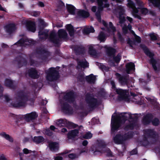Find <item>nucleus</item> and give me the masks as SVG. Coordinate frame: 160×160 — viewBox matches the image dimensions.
I'll list each match as a JSON object with an SVG mask.
<instances>
[{
    "label": "nucleus",
    "mask_w": 160,
    "mask_h": 160,
    "mask_svg": "<svg viewBox=\"0 0 160 160\" xmlns=\"http://www.w3.org/2000/svg\"><path fill=\"white\" fill-rule=\"evenodd\" d=\"M88 53L91 55H96L97 54L96 50L92 46H90L88 48Z\"/></svg>",
    "instance_id": "obj_44"
},
{
    "label": "nucleus",
    "mask_w": 160,
    "mask_h": 160,
    "mask_svg": "<svg viewBox=\"0 0 160 160\" xmlns=\"http://www.w3.org/2000/svg\"><path fill=\"white\" fill-rule=\"evenodd\" d=\"M88 67L89 63L87 61H79L78 62V65L76 68L77 69L82 68L84 69Z\"/></svg>",
    "instance_id": "obj_25"
},
{
    "label": "nucleus",
    "mask_w": 160,
    "mask_h": 160,
    "mask_svg": "<svg viewBox=\"0 0 160 160\" xmlns=\"http://www.w3.org/2000/svg\"><path fill=\"white\" fill-rule=\"evenodd\" d=\"M127 2H128V6L132 9V13L133 15L138 14L139 8L136 7L135 4L131 0H127Z\"/></svg>",
    "instance_id": "obj_20"
},
{
    "label": "nucleus",
    "mask_w": 160,
    "mask_h": 160,
    "mask_svg": "<svg viewBox=\"0 0 160 160\" xmlns=\"http://www.w3.org/2000/svg\"><path fill=\"white\" fill-rule=\"evenodd\" d=\"M106 35L103 32H101L98 36V39L100 42H104L106 40Z\"/></svg>",
    "instance_id": "obj_39"
},
{
    "label": "nucleus",
    "mask_w": 160,
    "mask_h": 160,
    "mask_svg": "<svg viewBox=\"0 0 160 160\" xmlns=\"http://www.w3.org/2000/svg\"><path fill=\"white\" fill-rule=\"evenodd\" d=\"M107 31L108 32H110L112 31L113 32H115L116 31V28L113 26L112 23L111 22H109V28L108 27L107 28Z\"/></svg>",
    "instance_id": "obj_42"
},
{
    "label": "nucleus",
    "mask_w": 160,
    "mask_h": 160,
    "mask_svg": "<svg viewBox=\"0 0 160 160\" xmlns=\"http://www.w3.org/2000/svg\"><path fill=\"white\" fill-rule=\"evenodd\" d=\"M26 26L28 31L34 32L36 30V25L34 22L29 21L27 22Z\"/></svg>",
    "instance_id": "obj_23"
},
{
    "label": "nucleus",
    "mask_w": 160,
    "mask_h": 160,
    "mask_svg": "<svg viewBox=\"0 0 160 160\" xmlns=\"http://www.w3.org/2000/svg\"><path fill=\"white\" fill-rule=\"evenodd\" d=\"M95 30L93 27L91 26L90 28H84L83 30V32L84 34H88L91 32H94Z\"/></svg>",
    "instance_id": "obj_37"
},
{
    "label": "nucleus",
    "mask_w": 160,
    "mask_h": 160,
    "mask_svg": "<svg viewBox=\"0 0 160 160\" xmlns=\"http://www.w3.org/2000/svg\"><path fill=\"white\" fill-rule=\"evenodd\" d=\"M73 50L76 55L84 54L85 52V48L82 46L74 45Z\"/></svg>",
    "instance_id": "obj_18"
},
{
    "label": "nucleus",
    "mask_w": 160,
    "mask_h": 160,
    "mask_svg": "<svg viewBox=\"0 0 160 160\" xmlns=\"http://www.w3.org/2000/svg\"><path fill=\"white\" fill-rule=\"evenodd\" d=\"M66 8L68 12L72 14L75 13L76 8L71 4H66Z\"/></svg>",
    "instance_id": "obj_34"
},
{
    "label": "nucleus",
    "mask_w": 160,
    "mask_h": 160,
    "mask_svg": "<svg viewBox=\"0 0 160 160\" xmlns=\"http://www.w3.org/2000/svg\"><path fill=\"white\" fill-rule=\"evenodd\" d=\"M126 69L123 70H135V65L132 62H129L127 63L126 65Z\"/></svg>",
    "instance_id": "obj_36"
},
{
    "label": "nucleus",
    "mask_w": 160,
    "mask_h": 160,
    "mask_svg": "<svg viewBox=\"0 0 160 160\" xmlns=\"http://www.w3.org/2000/svg\"><path fill=\"white\" fill-rule=\"evenodd\" d=\"M149 36L152 41H155L157 39V36L154 33H150L149 34Z\"/></svg>",
    "instance_id": "obj_54"
},
{
    "label": "nucleus",
    "mask_w": 160,
    "mask_h": 160,
    "mask_svg": "<svg viewBox=\"0 0 160 160\" xmlns=\"http://www.w3.org/2000/svg\"><path fill=\"white\" fill-rule=\"evenodd\" d=\"M46 78L49 82H54L58 80L60 75L58 71H47Z\"/></svg>",
    "instance_id": "obj_10"
},
{
    "label": "nucleus",
    "mask_w": 160,
    "mask_h": 160,
    "mask_svg": "<svg viewBox=\"0 0 160 160\" xmlns=\"http://www.w3.org/2000/svg\"><path fill=\"white\" fill-rule=\"evenodd\" d=\"M136 3L138 6V8H141L142 7H144V4L143 2L141 0H135Z\"/></svg>",
    "instance_id": "obj_47"
},
{
    "label": "nucleus",
    "mask_w": 160,
    "mask_h": 160,
    "mask_svg": "<svg viewBox=\"0 0 160 160\" xmlns=\"http://www.w3.org/2000/svg\"><path fill=\"white\" fill-rule=\"evenodd\" d=\"M98 66L99 68L101 70H109V69L108 67H106L102 63H98Z\"/></svg>",
    "instance_id": "obj_46"
},
{
    "label": "nucleus",
    "mask_w": 160,
    "mask_h": 160,
    "mask_svg": "<svg viewBox=\"0 0 160 160\" xmlns=\"http://www.w3.org/2000/svg\"><path fill=\"white\" fill-rule=\"evenodd\" d=\"M128 123H127L124 128V129L125 130H128L132 129L134 127L135 124L133 122L128 121Z\"/></svg>",
    "instance_id": "obj_35"
},
{
    "label": "nucleus",
    "mask_w": 160,
    "mask_h": 160,
    "mask_svg": "<svg viewBox=\"0 0 160 160\" xmlns=\"http://www.w3.org/2000/svg\"><path fill=\"white\" fill-rule=\"evenodd\" d=\"M23 118L21 117L18 118L16 121V124L18 126H19L23 123Z\"/></svg>",
    "instance_id": "obj_57"
},
{
    "label": "nucleus",
    "mask_w": 160,
    "mask_h": 160,
    "mask_svg": "<svg viewBox=\"0 0 160 160\" xmlns=\"http://www.w3.org/2000/svg\"><path fill=\"white\" fill-rule=\"evenodd\" d=\"M48 32V30H43V29L42 28V27H40L38 32V35L40 39L42 40L47 39L49 36Z\"/></svg>",
    "instance_id": "obj_17"
},
{
    "label": "nucleus",
    "mask_w": 160,
    "mask_h": 160,
    "mask_svg": "<svg viewBox=\"0 0 160 160\" xmlns=\"http://www.w3.org/2000/svg\"><path fill=\"white\" fill-rule=\"evenodd\" d=\"M66 29L68 32L69 34L71 37L74 36L75 29L70 24H67L66 26Z\"/></svg>",
    "instance_id": "obj_28"
},
{
    "label": "nucleus",
    "mask_w": 160,
    "mask_h": 160,
    "mask_svg": "<svg viewBox=\"0 0 160 160\" xmlns=\"http://www.w3.org/2000/svg\"><path fill=\"white\" fill-rule=\"evenodd\" d=\"M86 79L87 81L90 83H94L95 81V77L92 74L86 76Z\"/></svg>",
    "instance_id": "obj_38"
},
{
    "label": "nucleus",
    "mask_w": 160,
    "mask_h": 160,
    "mask_svg": "<svg viewBox=\"0 0 160 160\" xmlns=\"http://www.w3.org/2000/svg\"><path fill=\"white\" fill-rule=\"evenodd\" d=\"M130 94L131 96L132 97V102H136L135 100L138 99V98H139L138 96L136 94H135L132 92H131L130 93Z\"/></svg>",
    "instance_id": "obj_51"
},
{
    "label": "nucleus",
    "mask_w": 160,
    "mask_h": 160,
    "mask_svg": "<svg viewBox=\"0 0 160 160\" xmlns=\"http://www.w3.org/2000/svg\"><path fill=\"white\" fill-rule=\"evenodd\" d=\"M28 72L26 74V76L28 75L30 77L33 78H37L39 77L37 71H28Z\"/></svg>",
    "instance_id": "obj_31"
},
{
    "label": "nucleus",
    "mask_w": 160,
    "mask_h": 160,
    "mask_svg": "<svg viewBox=\"0 0 160 160\" xmlns=\"http://www.w3.org/2000/svg\"><path fill=\"white\" fill-rule=\"evenodd\" d=\"M99 95L100 97L104 98L105 96L106 93L105 92L104 90L102 89L100 90L99 92Z\"/></svg>",
    "instance_id": "obj_53"
},
{
    "label": "nucleus",
    "mask_w": 160,
    "mask_h": 160,
    "mask_svg": "<svg viewBox=\"0 0 160 160\" xmlns=\"http://www.w3.org/2000/svg\"><path fill=\"white\" fill-rule=\"evenodd\" d=\"M39 22L40 24L41 25V26L40 27H42V29H44L45 27L47 26V24L43 19H39Z\"/></svg>",
    "instance_id": "obj_50"
},
{
    "label": "nucleus",
    "mask_w": 160,
    "mask_h": 160,
    "mask_svg": "<svg viewBox=\"0 0 160 160\" xmlns=\"http://www.w3.org/2000/svg\"><path fill=\"white\" fill-rule=\"evenodd\" d=\"M68 123L71 126H73L74 128H76L78 126L77 125H74L71 122H68L65 119H59L56 122L57 125L60 127L66 125Z\"/></svg>",
    "instance_id": "obj_24"
},
{
    "label": "nucleus",
    "mask_w": 160,
    "mask_h": 160,
    "mask_svg": "<svg viewBox=\"0 0 160 160\" xmlns=\"http://www.w3.org/2000/svg\"><path fill=\"white\" fill-rule=\"evenodd\" d=\"M33 40L28 39H24L22 38L19 40L17 42L15 43L13 45H17L20 46H29L32 43Z\"/></svg>",
    "instance_id": "obj_14"
},
{
    "label": "nucleus",
    "mask_w": 160,
    "mask_h": 160,
    "mask_svg": "<svg viewBox=\"0 0 160 160\" xmlns=\"http://www.w3.org/2000/svg\"><path fill=\"white\" fill-rule=\"evenodd\" d=\"M45 133L46 134L49 136H51L52 134V132H51L49 129H46L45 131Z\"/></svg>",
    "instance_id": "obj_63"
},
{
    "label": "nucleus",
    "mask_w": 160,
    "mask_h": 160,
    "mask_svg": "<svg viewBox=\"0 0 160 160\" xmlns=\"http://www.w3.org/2000/svg\"><path fill=\"white\" fill-rule=\"evenodd\" d=\"M113 61L116 63H119L121 59V56L118 54L116 56L115 55L114 56H113Z\"/></svg>",
    "instance_id": "obj_45"
},
{
    "label": "nucleus",
    "mask_w": 160,
    "mask_h": 160,
    "mask_svg": "<svg viewBox=\"0 0 160 160\" xmlns=\"http://www.w3.org/2000/svg\"><path fill=\"white\" fill-rule=\"evenodd\" d=\"M0 135L2 137H4L7 140H8L11 142H12L13 141V139L8 134H6L4 132L1 133Z\"/></svg>",
    "instance_id": "obj_41"
},
{
    "label": "nucleus",
    "mask_w": 160,
    "mask_h": 160,
    "mask_svg": "<svg viewBox=\"0 0 160 160\" xmlns=\"http://www.w3.org/2000/svg\"><path fill=\"white\" fill-rule=\"evenodd\" d=\"M78 15L80 17L85 18L88 17L90 14L88 12L84 10H81L78 12Z\"/></svg>",
    "instance_id": "obj_30"
},
{
    "label": "nucleus",
    "mask_w": 160,
    "mask_h": 160,
    "mask_svg": "<svg viewBox=\"0 0 160 160\" xmlns=\"http://www.w3.org/2000/svg\"><path fill=\"white\" fill-rule=\"evenodd\" d=\"M140 10V12L142 14L146 15L148 12V9L143 7H142L141 8H139Z\"/></svg>",
    "instance_id": "obj_48"
},
{
    "label": "nucleus",
    "mask_w": 160,
    "mask_h": 160,
    "mask_svg": "<svg viewBox=\"0 0 160 160\" xmlns=\"http://www.w3.org/2000/svg\"><path fill=\"white\" fill-rule=\"evenodd\" d=\"M33 141L36 144L43 143L44 141V138L42 136H35L32 139Z\"/></svg>",
    "instance_id": "obj_32"
},
{
    "label": "nucleus",
    "mask_w": 160,
    "mask_h": 160,
    "mask_svg": "<svg viewBox=\"0 0 160 160\" xmlns=\"http://www.w3.org/2000/svg\"><path fill=\"white\" fill-rule=\"evenodd\" d=\"M140 47L142 49L145 54L150 58V62L154 69V70H158L157 65L158 64L157 61L154 59V53L151 52L149 48L144 44H141Z\"/></svg>",
    "instance_id": "obj_5"
},
{
    "label": "nucleus",
    "mask_w": 160,
    "mask_h": 160,
    "mask_svg": "<svg viewBox=\"0 0 160 160\" xmlns=\"http://www.w3.org/2000/svg\"><path fill=\"white\" fill-rule=\"evenodd\" d=\"M152 119V115L151 114H147L143 117L142 122L145 125L148 124L151 122Z\"/></svg>",
    "instance_id": "obj_29"
},
{
    "label": "nucleus",
    "mask_w": 160,
    "mask_h": 160,
    "mask_svg": "<svg viewBox=\"0 0 160 160\" xmlns=\"http://www.w3.org/2000/svg\"><path fill=\"white\" fill-rule=\"evenodd\" d=\"M78 78L80 81L82 82L84 79V77L82 74H81L78 76Z\"/></svg>",
    "instance_id": "obj_60"
},
{
    "label": "nucleus",
    "mask_w": 160,
    "mask_h": 160,
    "mask_svg": "<svg viewBox=\"0 0 160 160\" xmlns=\"http://www.w3.org/2000/svg\"><path fill=\"white\" fill-rule=\"evenodd\" d=\"M15 60L17 62L18 67L20 68L22 66L27 65V62L26 59L20 55L16 57L15 58Z\"/></svg>",
    "instance_id": "obj_15"
},
{
    "label": "nucleus",
    "mask_w": 160,
    "mask_h": 160,
    "mask_svg": "<svg viewBox=\"0 0 160 160\" xmlns=\"http://www.w3.org/2000/svg\"><path fill=\"white\" fill-rule=\"evenodd\" d=\"M119 23L121 24H124L126 20L125 17L121 15L119 17Z\"/></svg>",
    "instance_id": "obj_49"
},
{
    "label": "nucleus",
    "mask_w": 160,
    "mask_h": 160,
    "mask_svg": "<svg viewBox=\"0 0 160 160\" xmlns=\"http://www.w3.org/2000/svg\"><path fill=\"white\" fill-rule=\"evenodd\" d=\"M6 32L9 34H11L14 32L16 30V26L13 23L8 24L4 27Z\"/></svg>",
    "instance_id": "obj_22"
},
{
    "label": "nucleus",
    "mask_w": 160,
    "mask_h": 160,
    "mask_svg": "<svg viewBox=\"0 0 160 160\" xmlns=\"http://www.w3.org/2000/svg\"><path fill=\"white\" fill-rule=\"evenodd\" d=\"M128 29L127 26L126 25H125L122 28L123 32L125 34H127L128 32Z\"/></svg>",
    "instance_id": "obj_62"
},
{
    "label": "nucleus",
    "mask_w": 160,
    "mask_h": 160,
    "mask_svg": "<svg viewBox=\"0 0 160 160\" xmlns=\"http://www.w3.org/2000/svg\"><path fill=\"white\" fill-rule=\"evenodd\" d=\"M92 137V134L90 132L86 133L83 136V138L86 139L90 138Z\"/></svg>",
    "instance_id": "obj_55"
},
{
    "label": "nucleus",
    "mask_w": 160,
    "mask_h": 160,
    "mask_svg": "<svg viewBox=\"0 0 160 160\" xmlns=\"http://www.w3.org/2000/svg\"><path fill=\"white\" fill-rule=\"evenodd\" d=\"M63 100L61 101L62 108L63 112L66 113L72 114V108L67 103V102H73L75 100L74 94L72 91L64 93Z\"/></svg>",
    "instance_id": "obj_3"
},
{
    "label": "nucleus",
    "mask_w": 160,
    "mask_h": 160,
    "mask_svg": "<svg viewBox=\"0 0 160 160\" xmlns=\"http://www.w3.org/2000/svg\"><path fill=\"white\" fill-rule=\"evenodd\" d=\"M40 14V12L38 11H34L32 12V15L35 17L38 16Z\"/></svg>",
    "instance_id": "obj_61"
},
{
    "label": "nucleus",
    "mask_w": 160,
    "mask_h": 160,
    "mask_svg": "<svg viewBox=\"0 0 160 160\" xmlns=\"http://www.w3.org/2000/svg\"><path fill=\"white\" fill-rule=\"evenodd\" d=\"M48 147L50 150L52 152H55L58 150L59 148L58 144L56 142H49Z\"/></svg>",
    "instance_id": "obj_26"
},
{
    "label": "nucleus",
    "mask_w": 160,
    "mask_h": 160,
    "mask_svg": "<svg viewBox=\"0 0 160 160\" xmlns=\"http://www.w3.org/2000/svg\"><path fill=\"white\" fill-rule=\"evenodd\" d=\"M30 94L26 90L20 91L16 94L15 97L16 101L12 102L11 104L14 107H19L24 106L28 100L30 101L32 104L35 100L34 98H29Z\"/></svg>",
    "instance_id": "obj_1"
},
{
    "label": "nucleus",
    "mask_w": 160,
    "mask_h": 160,
    "mask_svg": "<svg viewBox=\"0 0 160 160\" xmlns=\"http://www.w3.org/2000/svg\"><path fill=\"white\" fill-rule=\"evenodd\" d=\"M68 157L69 158L73 159L78 158V155L74 153H71L68 155Z\"/></svg>",
    "instance_id": "obj_59"
},
{
    "label": "nucleus",
    "mask_w": 160,
    "mask_h": 160,
    "mask_svg": "<svg viewBox=\"0 0 160 160\" xmlns=\"http://www.w3.org/2000/svg\"><path fill=\"white\" fill-rule=\"evenodd\" d=\"M152 123L153 125L155 126L158 125L159 123V119L157 118H155L152 121Z\"/></svg>",
    "instance_id": "obj_52"
},
{
    "label": "nucleus",
    "mask_w": 160,
    "mask_h": 160,
    "mask_svg": "<svg viewBox=\"0 0 160 160\" xmlns=\"http://www.w3.org/2000/svg\"><path fill=\"white\" fill-rule=\"evenodd\" d=\"M38 115L35 112L26 114L25 116L24 119L28 122H33L38 117Z\"/></svg>",
    "instance_id": "obj_19"
},
{
    "label": "nucleus",
    "mask_w": 160,
    "mask_h": 160,
    "mask_svg": "<svg viewBox=\"0 0 160 160\" xmlns=\"http://www.w3.org/2000/svg\"><path fill=\"white\" fill-rule=\"evenodd\" d=\"M145 137L142 141V144L144 146L148 145L149 144L148 141L149 138H155L157 135L156 132L152 129H146L144 131Z\"/></svg>",
    "instance_id": "obj_8"
},
{
    "label": "nucleus",
    "mask_w": 160,
    "mask_h": 160,
    "mask_svg": "<svg viewBox=\"0 0 160 160\" xmlns=\"http://www.w3.org/2000/svg\"><path fill=\"white\" fill-rule=\"evenodd\" d=\"M85 100L90 108H94L98 104L97 99L92 94L90 93H88L86 94Z\"/></svg>",
    "instance_id": "obj_7"
},
{
    "label": "nucleus",
    "mask_w": 160,
    "mask_h": 160,
    "mask_svg": "<svg viewBox=\"0 0 160 160\" xmlns=\"http://www.w3.org/2000/svg\"><path fill=\"white\" fill-rule=\"evenodd\" d=\"M78 130L74 129L70 131L68 134V139H73L78 134Z\"/></svg>",
    "instance_id": "obj_27"
},
{
    "label": "nucleus",
    "mask_w": 160,
    "mask_h": 160,
    "mask_svg": "<svg viewBox=\"0 0 160 160\" xmlns=\"http://www.w3.org/2000/svg\"><path fill=\"white\" fill-rule=\"evenodd\" d=\"M35 51L36 53L38 55L39 58L44 62L47 61L51 55L50 52L47 49L41 47L37 48Z\"/></svg>",
    "instance_id": "obj_6"
},
{
    "label": "nucleus",
    "mask_w": 160,
    "mask_h": 160,
    "mask_svg": "<svg viewBox=\"0 0 160 160\" xmlns=\"http://www.w3.org/2000/svg\"><path fill=\"white\" fill-rule=\"evenodd\" d=\"M106 144L103 141H100L99 142L98 147L96 148L94 152L95 153L96 152H105L107 153L106 155L108 156H112V152L109 148H105Z\"/></svg>",
    "instance_id": "obj_11"
},
{
    "label": "nucleus",
    "mask_w": 160,
    "mask_h": 160,
    "mask_svg": "<svg viewBox=\"0 0 160 160\" xmlns=\"http://www.w3.org/2000/svg\"><path fill=\"white\" fill-rule=\"evenodd\" d=\"M58 38L57 36L56 33L54 32H52L49 34V41L59 46L60 45L59 39L63 40H67L68 38V35L65 30L63 29H59L58 32Z\"/></svg>",
    "instance_id": "obj_4"
},
{
    "label": "nucleus",
    "mask_w": 160,
    "mask_h": 160,
    "mask_svg": "<svg viewBox=\"0 0 160 160\" xmlns=\"http://www.w3.org/2000/svg\"><path fill=\"white\" fill-rule=\"evenodd\" d=\"M147 100L150 102L152 104L155 105L156 102V100L154 99H151L149 98H146Z\"/></svg>",
    "instance_id": "obj_58"
},
{
    "label": "nucleus",
    "mask_w": 160,
    "mask_h": 160,
    "mask_svg": "<svg viewBox=\"0 0 160 160\" xmlns=\"http://www.w3.org/2000/svg\"><path fill=\"white\" fill-rule=\"evenodd\" d=\"M149 2L153 5L155 7H159L160 6V0H148Z\"/></svg>",
    "instance_id": "obj_43"
},
{
    "label": "nucleus",
    "mask_w": 160,
    "mask_h": 160,
    "mask_svg": "<svg viewBox=\"0 0 160 160\" xmlns=\"http://www.w3.org/2000/svg\"><path fill=\"white\" fill-rule=\"evenodd\" d=\"M132 133L131 132H128L127 134H118L113 138L114 142L117 144L122 143L123 142L126 140L132 137Z\"/></svg>",
    "instance_id": "obj_9"
},
{
    "label": "nucleus",
    "mask_w": 160,
    "mask_h": 160,
    "mask_svg": "<svg viewBox=\"0 0 160 160\" xmlns=\"http://www.w3.org/2000/svg\"><path fill=\"white\" fill-rule=\"evenodd\" d=\"M4 97L5 98L6 101L7 102H9L11 100L10 97L8 95H5L4 96Z\"/></svg>",
    "instance_id": "obj_64"
},
{
    "label": "nucleus",
    "mask_w": 160,
    "mask_h": 160,
    "mask_svg": "<svg viewBox=\"0 0 160 160\" xmlns=\"http://www.w3.org/2000/svg\"><path fill=\"white\" fill-rule=\"evenodd\" d=\"M110 83L112 86V88L115 89L116 92L119 95L120 98L121 99H125L127 98L128 93L127 90L121 89H116L115 83L113 80L110 81Z\"/></svg>",
    "instance_id": "obj_12"
},
{
    "label": "nucleus",
    "mask_w": 160,
    "mask_h": 160,
    "mask_svg": "<svg viewBox=\"0 0 160 160\" xmlns=\"http://www.w3.org/2000/svg\"><path fill=\"white\" fill-rule=\"evenodd\" d=\"M133 118L132 115L127 113L118 114L114 118L112 116L111 122L112 132H114L117 130L120 127L121 124L124 123L127 119Z\"/></svg>",
    "instance_id": "obj_2"
},
{
    "label": "nucleus",
    "mask_w": 160,
    "mask_h": 160,
    "mask_svg": "<svg viewBox=\"0 0 160 160\" xmlns=\"http://www.w3.org/2000/svg\"><path fill=\"white\" fill-rule=\"evenodd\" d=\"M115 75L119 83L122 85H127L128 87H129L128 80L126 77L121 76L118 73H116Z\"/></svg>",
    "instance_id": "obj_16"
},
{
    "label": "nucleus",
    "mask_w": 160,
    "mask_h": 160,
    "mask_svg": "<svg viewBox=\"0 0 160 160\" xmlns=\"http://www.w3.org/2000/svg\"><path fill=\"white\" fill-rule=\"evenodd\" d=\"M95 16L97 17L98 20V21H100L101 20V12L99 11H97L95 13Z\"/></svg>",
    "instance_id": "obj_56"
},
{
    "label": "nucleus",
    "mask_w": 160,
    "mask_h": 160,
    "mask_svg": "<svg viewBox=\"0 0 160 160\" xmlns=\"http://www.w3.org/2000/svg\"><path fill=\"white\" fill-rule=\"evenodd\" d=\"M98 8L97 11L100 12L102 11L104 8H108L109 6L108 0H96Z\"/></svg>",
    "instance_id": "obj_13"
},
{
    "label": "nucleus",
    "mask_w": 160,
    "mask_h": 160,
    "mask_svg": "<svg viewBox=\"0 0 160 160\" xmlns=\"http://www.w3.org/2000/svg\"><path fill=\"white\" fill-rule=\"evenodd\" d=\"M104 48L105 49L106 54L108 57H112L115 56L116 51L115 49L107 45L105 46Z\"/></svg>",
    "instance_id": "obj_21"
},
{
    "label": "nucleus",
    "mask_w": 160,
    "mask_h": 160,
    "mask_svg": "<svg viewBox=\"0 0 160 160\" xmlns=\"http://www.w3.org/2000/svg\"><path fill=\"white\" fill-rule=\"evenodd\" d=\"M5 85L6 86L11 88L14 89L15 87L13 82L11 79H6L5 81Z\"/></svg>",
    "instance_id": "obj_33"
},
{
    "label": "nucleus",
    "mask_w": 160,
    "mask_h": 160,
    "mask_svg": "<svg viewBox=\"0 0 160 160\" xmlns=\"http://www.w3.org/2000/svg\"><path fill=\"white\" fill-rule=\"evenodd\" d=\"M148 81H145L142 78H140L139 79V82L140 85L146 90L149 91L150 88L145 86Z\"/></svg>",
    "instance_id": "obj_40"
}]
</instances>
